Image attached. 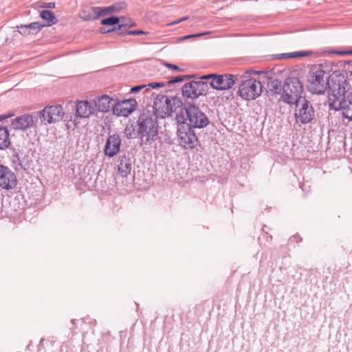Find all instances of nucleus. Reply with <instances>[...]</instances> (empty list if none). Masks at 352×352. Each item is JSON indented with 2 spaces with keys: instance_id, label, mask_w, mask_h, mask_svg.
Here are the masks:
<instances>
[{
  "instance_id": "nucleus-1",
  "label": "nucleus",
  "mask_w": 352,
  "mask_h": 352,
  "mask_svg": "<svg viewBox=\"0 0 352 352\" xmlns=\"http://www.w3.org/2000/svg\"><path fill=\"white\" fill-rule=\"evenodd\" d=\"M345 83L346 80L344 79L333 80L328 96V104L329 109L342 110V116L352 122V92L345 96Z\"/></svg>"
},
{
  "instance_id": "nucleus-2",
  "label": "nucleus",
  "mask_w": 352,
  "mask_h": 352,
  "mask_svg": "<svg viewBox=\"0 0 352 352\" xmlns=\"http://www.w3.org/2000/svg\"><path fill=\"white\" fill-rule=\"evenodd\" d=\"M187 107L180 98L158 95L154 101L153 108L157 118H164L175 113L177 122H184V113Z\"/></svg>"
},
{
  "instance_id": "nucleus-3",
  "label": "nucleus",
  "mask_w": 352,
  "mask_h": 352,
  "mask_svg": "<svg viewBox=\"0 0 352 352\" xmlns=\"http://www.w3.org/2000/svg\"><path fill=\"white\" fill-rule=\"evenodd\" d=\"M157 117L150 112L142 113L138 120L137 134L140 138V146L149 148L159 138V125Z\"/></svg>"
},
{
  "instance_id": "nucleus-4",
  "label": "nucleus",
  "mask_w": 352,
  "mask_h": 352,
  "mask_svg": "<svg viewBox=\"0 0 352 352\" xmlns=\"http://www.w3.org/2000/svg\"><path fill=\"white\" fill-rule=\"evenodd\" d=\"M330 76L327 74L320 67L314 66L308 76L307 89L312 94H324L329 88L328 94L330 92V87L333 80L341 79L340 77L333 78L329 81ZM343 79V78H342Z\"/></svg>"
},
{
  "instance_id": "nucleus-5",
  "label": "nucleus",
  "mask_w": 352,
  "mask_h": 352,
  "mask_svg": "<svg viewBox=\"0 0 352 352\" xmlns=\"http://www.w3.org/2000/svg\"><path fill=\"white\" fill-rule=\"evenodd\" d=\"M303 91V86L297 77H288L283 85L281 98L288 104H295L303 99L301 94Z\"/></svg>"
},
{
  "instance_id": "nucleus-6",
  "label": "nucleus",
  "mask_w": 352,
  "mask_h": 352,
  "mask_svg": "<svg viewBox=\"0 0 352 352\" xmlns=\"http://www.w3.org/2000/svg\"><path fill=\"white\" fill-rule=\"evenodd\" d=\"M185 122L189 121V126L192 128L202 129L207 126L209 123L208 116L200 109V108L188 102L184 113Z\"/></svg>"
},
{
  "instance_id": "nucleus-7",
  "label": "nucleus",
  "mask_w": 352,
  "mask_h": 352,
  "mask_svg": "<svg viewBox=\"0 0 352 352\" xmlns=\"http://www.w3.org/2000/svg\"><path fill=\"white\" fill-rule=\"evenodd\" d=\"M295 120L297 124H307L315 120V110L312 104L306 98H303L295 104Z\"/></svg>"
},
{
  "instance_id": "nucleus-8",
  "label": "nucleus",
  "mask_w": 352,
  "mask_h": 352,
  "mask_svg": "<svg viewBox=\"0 0 352 352\" xmlns=\"http://www.w3.org/2000/svg\"><path fill=\"white\" fill-rule=\"evenodd\" d=\"M177 137L179 144L185 149L195 148L199 142L192 127L186 122H178Z\"/></svg>"
},
{
  "instance_id": "nucleus-9",
  "label": "nucleus",
  "mask_w": 352,
  "mask_h": 352,
  "mask_svg": "<svg viewBox=\"0 0 352 352\" xmlns=\"http://www.w3.org/2000/svg\"><path fill=\"white\" fill-rule=\"evenodd\" d=\"M263 86L259 80L250 78L243 80L238 89L239 96L246 100H254L262 92Z\"/></svg>"
},
{
  "instance_id": "nucleus-10",
  "label": "nucleus",
  "mask_w": 352,
  "mask_h": 352,
  "mask_svg": "<svg viewBox=\"0 0 352 352\" xmlns=\"http://www.w3.org/2000/svg\"><path fill=\"white\" fill-rule=\"evenodd\" d=\"M201 79H211L210 85L212 88L217 90H226L230 89L234 85L236 77L230 74H210L203 76Z\"/></svg>"
},
{
  "instance_id": "nucleus-11",
  "label": "nucleus",
  "mask_w": 352,
  "mask_h": 352,
  "mask_svg": "<svg viewBox=\"0 0 352 352\" xmlns=\"http://www.w3.org/2000/svg\"><path fill=\"white\" fill-rule=\"evenodd\" d=\"M208 91V86L203 81H190L185 83L182 92L184 98L187 99H197L200 96H206Z\"/></svg>"
},
{
  "instance_id": "nucleus-12",
  "label": "nucleus",
  "mask_w": 352,
  "mask_h": 352,
  "mask_svg": "<svg viewBox=\"0 0 352 352\" xmlns=\"http://www.w3.org/2000/svg\"><path fill=\"white\" fill-rule=\"evenodd\" d=\"M64 114L61 105H53L45 107L40 112V118L45 124H51L62 120Z\"/></svg>"
},
{
  "instance_id": "nucleus-13",
  "label": "nucleus",
  "mask_w": 352,
  "mask_h": 352,
  "mask_svg": "<svg viewBox=\"0 0 352 352\" xmlns=\"http://www.w3.org/2000/svg\"><path fill=\"white\" fill-rule=\"evenodd\" d=\"M17 177L15 173L8 166L0 164V188L10 190L16 188Z\"/></svg>"
},
{
  "instance_id": "nucleus-14",
  "label": "nucleus",
  "mask_w": 352,
  "mask_h": 352,
  "mask_svg": "<svg viewBox=\"0 0 352 352\" xmlns=\"http://www.w3.org/2000/svg\"><path fill=\"white\" fill-rule=\"evenodd\" d=\"M137 104V101L133 98L121 101L116 100L113 104V114L118 116H128L135 109Z\"/></svg>"
},
{
  "instance_id": "nucleus-15",
  "label": "nucleus",
  "mask_w": 352,
  "mask_h": 352,
  "mask_svg": "<svg viewBox=\"0 0 352 352\" xmlns=\"http://www.w3.org/2000/svg\"><path fill=\"white\" fill-rule=\"evenodd\" d=\"M35 125L33 116L24 114L16 117L11 122L10 128L16 131H25Z\"/></svg>"
},
{
  "instance_id": "nucleus-16",
  "label": "nucleus",
  "mask_w": 352,
  "mask_h": 352,
  "mask_svg": "<svg viewBox=\"0 0 352 352\" xmlns=\"http://www.w3.org/2000/svg\"><path fill=\"white\" fill-rule=\"evenodd\" d=\"M121 146V138L117 133L109 135L104 148L105 155L112 157L119 151Z\"/></svg>"
},
{
  "instance_id": "nucleus-17",
  "label": "nucleus",
  "mask_w": 352,
  "mask_h": 352,
  "mask_svg": "<svg viewBox=\"0 0 352 352\" xmlns=\"http://www.w3.org/2000/svg\"><path fill=\"white\" fill-rule=\"evenodd\" d=\"M115 100H113L107 95H103L97 98V99L95 100L94 103L96 107L99 111L107 112L111 109H113V104H114Z\"/></svg>"
},
{
  "instance_id": "nucleus-18",
  "label": "nucleus",
  "mask_w": 352,
  "mask_h": 352,
  "mask_svg": "<svg viewBox=\"0 0 352 352\" xmlns=\"http://www.w3.org/2000/svg\"><path fill=\"white\" fill-rule=\"evenodd\" d=\"M118 172L122 177H127L131 172L133 162L129 156L120 155L118 159Z\"/></svg>"
},
{
  "instance_id": "nucleus-19",
  "label": "nucleus",
  "mask_w": 352,
  "mask_h": 352,
  "mask_svg": "<svg viewBox=\"0 0 352 352\" xmlns=\"http://www.w3.org/2000/svg\"><path fill=\"white\" fill-rule=\"evenodd\" d=\"M80 17L85 21H94L101 16L100 7H89L81 10Z\"/></svg>"
},
{
  "instance_id": "nucleus-20",
  "label": "nucleus",
  "mask_w": 352,
  "mask_h": 352,
  "mask_svg": "<svg viewBox=\"0 0 352 352\" xmlns=\"http://www.w3.org/2000/svg\"><path fill=\"white\" fill-rule=\"evenodd\" d=\"M93 111L91 104L87 101H80L76 105V115L80 118L89 117Z\"/></svg>"
},
{
  "instance_id": "nucleus-21",
  "label": "nucleus",
  "mask_w": 352,
  "mask_h": 352,
  "mask_svg": "<svg viewBox=\"0 0 352 352\" xmlns=\"http://www.w3.org/2000/svg\"><path fill=\"white\" fill-rule=\"evenodd\" d=\"M268 93L270 96H276L283 91L281 81L278 79H269L267 82Z\"/></svg>"
},
{
  "instance_id": "nucleus-22",
  "label": "nucleus",
  "mask_w": 352,
  "mask_h": 352,
  "mask_svg": "<svg viewBox=\"0 0 352 352\" xmlns=\"http://www.w3.org/2000/svg\"><path fill=\"white\" fill-rule=\"evenodd\" d=\"M9 131L7 127H0V149L8 148L10 145Z\"/></svg>"
},
{
  "instance_id": "nucleus-23",
  "label": "nucleus",
  "mask_w": 352,
  "mask_h": 352,
  "mask_svg": "<svg viewBox=\"0 0 352 352\" xmlns=\"http://www.w3.org/2000/svg\"><path fill=\"white\" fill-rule=\"evenodd\" d=\"M124 6V3H116L107 7H100L101 16H106L113 12H118Z\"/></svg>"
},
{
  "instance_id": "nucleus-24",
  "label": "nucleus",
  "mask_w": 352,
  "mask_h": 352,
  "mask_svg": "<svg viewBox=\"0 0 352 352\" xmlns=\"http://www.w3.org/2000/svg\"><path fill=\"white\" fill-rule=\"evenodd\" d=\"M40 16L43 20L47 21V26L56 24L58 22V19L55 16L54 13L50 10H42L40 13Z\"/></svg>"
},
{
  "instance_id": "nucleus-25",
  "label": "nucleus",
  "mask_w": 352,
  "mask_h": 352,
  "mask_svg": "<svg viewBox=\"0 0 352 352\" xmlns=\"http://www.w3.org/2000/svg\"><path fill=\"white\" fill-rule=\"evenodd\" d=\"M312 54L311 51H300L292 53H285L280 54V58H296L308 56Z\"/></svg>"
},
{
  "instance_id": "nucleus-26",
  "label": "nucleus",
  "mask_w": 352,
  "mask_h": 352,
  "mask_svg": "<svg viewBox=\"0 0 352 352\" xmlns=\"http://www.w3.org/2000/svg\"><path fill=\"white\" fill-rule=\"evenodd\" d=\"M120 23L118 24L116 30H122L123 28H129L135 26L136 23L130 19L120 18Z\"/></svg>"
},
{
  "instance_id": "nucleus-27",
  "label": "nucleus",
  "mask_w": 352,
  "mask_h": 352,
  "mask_svg": "<svg viewBox=\"0 0 352 352\" xmlns=\"http://www.w3.org/2000/svg\"><path fill=\"white\" fill-rule=\"evenodd\" d=\"M120 22V18L118 16H110L106 19H104L101 21V24L104 25H114L119 24Z\"/></svg>"
},
{
  "instance_id": "nucleus-28",
  "label": "nucleus",
  "mask_w": 352,
  "mask_h": 352,
  "mask_svg": "<svg viewBox=\"0 0 352 352\" xmlns=\"http://www.w3.org/2000/svg\"><path fill=\"white\" fill-rule=\"evenodd\" d=\"M45 24H41L39 22H33L28 25V27L31 30L34 31L35 32H31V34H35L39 32L43 27H45Z\"/></svg>"
},
{
  "instance_id": "nucleus-29",
  "label": "nucleus",
  "mask_w": 352,
  "mask_h": 352,
  "mask_svg": "<svg viewBox=\"0 0 352 352\" xmlns=\"http://www.w3.org/2000/svg\"><path fill=\"white\" fill-rule=\"evenodd\" d=\"M190 78V76L183 75V76H173L169 78L167 83L168 84H174L177 82H182L186 79H189Z\"/></svg>"
},
{
  "instance_id": "nucleus-30",
  "label": "nucleus",
  "mask_w": 352,
  "mask_h": 352,
  "mask_svg": "<svg viewBox=\"0 0 352 352\" xmlns=\"http://www.w3.org/2000/svg\"><path fill=\"white\" fill-rule=\"evenodd\" d=\"M18 32L23 36H28L31 34L28 25H21L20 26H17Z\"/></svg>"
},
{
  "instance_id": "nucleus-31",
  "label": "nucleus",
  "mask_w": 352,
  "mask_h": 352,
  "mask_svg": "<svg viewBox=\"0 0 352 352\" xmlns=\"http://www.w3.org/2000/svg\"><path fill=\"white\" fill-rule=\"evenodd\" d=\"M148 32L139 30H129L126 32H122L120 33V35L124 36V35H140V34H147Z\"/></svg>"
},
{
  "instance_id": "nucleus-32",
  "label": "nucleus",
  "mask_w": 352,
  "mask_h": 352,
  "mask_svg": "<svg viewBox=\"0 0 352 352\" xmlns=\"http://www.w3.org/2000/svg\"><path fill=\"white\" fill-rule=\"evenodd\" d=\"M124 133L128 138H131L135 134V129L133 128V125L127 126L125 128Z\"/></svg>"
},
{
  "instance_id": "nucleus-33",
  "label": "nucleus",
  "mask_w": 352,
  "mask_h": 352,
  "mask_svg": "<svg viewBox=\"0 0 352 352\" xmlns=\"http://www.w3.org/2000/svg\"><path fill=\"white\" fill-rule=\"evenodd\" d=\"M209 34V32H203V33H199V34H195L186 35V36H184L179 37V41H183L187 40V39L190 38L201 36H204V35H206V34Z\"/></svg>"
},
{
  "instance_id": "nucleus-34",
  "label": "nucleus",
  "mask_w": 352,
  "mask_h": 352,
  "mask_svg": "<svg viewBox=\"0 0 352 352\" xmlns=\"http://www.w3.org/2000/svg\"><path fill=\"white\" fill-rule=\"evenodd\" d=\"M146 85H137V86H134L132 88H131V93H137L138 91H140V90L144 89L146 87Z\"/></svg>"
},
{
  "instance_id": "nucleus-35",
  "label": "nucleus",
  "mask_w": 352,
  "mask_h": 352,
  "mask_svg": "<svg viewBox=\"0 0 352 352\" xmlns=\"http://www.w3.org/2000/svg\"><path fill=\"white\" fill-rule=\"evenodd\" d=\"M149 87L151 88H157V87H162L164 86V82H150L147 85Z\"/></svg>"
},
{
  "instance_id": "nucleus-36",
  "label": "nucleus",
  "mask_w": 352,
  "mask_h": 352,
  "mask_svg": "<svg viewBox=\"0 0 352 352\" xmlns=\"http://www.w3.org/2000/svg\"><path fill=\"white\" fill-rule=\"evenodd\" d=\"M188 18H189L188 16H184V17H182V18H181V19H178L177 21H174L168 23V25H177V24L179 23L180 22L185 21L188 20Z\"/></svg>"
},
{
  "instance_id": "nucleus-37",
  "label": "nucleus",
  "mask_w": 352,
  "mask_h": 352,
  "mask_svg": "<svg viewBox=\"0 0 352 352\" xmlns=\"http://www.w3.org/2000/svg\"><path fill=\"white\" fill-rule=\"evenodd\" d=\"M164 65L168 68H170V69H174V70H178V71L181 70V69L177 65H173V64H171V63H165Z\"/></svg>"
},
{
  "instance_id": "nucleus-38",
  "label": "nucleus",
  "mask_w": 352,
  "mask_h": 352,
  "mask_svg": "<svg viewBox=\"0 0 352 352\" xmlns=\"http://www.w3.org/2000/svg\"><path fill=\"white\" fill-rule=\"evenodd\" d=\"M55 3L54 2H50V3H43L41 6L42 8H55Z\"/></svg>"
},
{
  "instance_id": "nucleus-39",
  "label": "nucleus",
  "mask_w": 352,
  "mask_h": 352,
  "mask_svg": "<svg viewBox=\"0 0 352 352\" xmlns=\"http://www.w3.org/2000/svg\"><path fill=\"white\" fill-rule=\"evenodd\" d=\"M116 30V27H114V28L109 29V30H106L105 28H101L100 29V32L102 33V34H104V33L113 32V31H114Z\"/></svg>"
},
{
  "instance_id": "nucleus-40",
  "label": "nucleus",
  "mask_w": 352,
  "mask_h": 352,
  "mask_svg": "<svg viewBox=\"0 0 352 352\" xmlns=\"http://www.w3.org/2000/svg\"><path fill=\"white\" fill-rule=\"evenodd\" d=\"M14 116L13 113H9L7 114H3L0 116V121H2L3 120L7 119L8 118H11Z\"/></svg>"
},
{
  "instance_id": "nucleus-41",
  "label": "nucleus",
  "mask_w": 352,
  "mask_h": 352,
  "mask_svg": "<svg viewBox=\"0 0 352 352\" xmlns=\"http://www.w3.org/2000/svg\"><path fill=\"white\" fill-rule=\"evenodd\" d=\"M120 32L119 33V34L120 35V33H122V32H127L128 30H126V28H123L122 30H120Z\"/></svg>"
},
{
  "instance_id": "nucleus-42",
  "label": "nucleus",
  "mask_w": 352,
  "mask_h": 352,
  "mask_svg": "<svg viewBox=\"0 0 352 352\" xmlns=\"http://www.w3.org/2000/svg\"><path fill=\"white\" fill-rule=\"evenodd\" d=\"M19 165L21 166V168H23L24 170H25V168L23 166L21 161H19Z\"/></svg>"
},
{
  "instance_id": "nucleus-43",
  "label": "nucleus",
  "mask_w": 352,
  "mask_h": 352,
  "mask_svg": "<svg viewBox=\"0 0 352 352\" xmlns=\"http://www.w3.org/2000/svg\"><path fill=\"white\" fill-rule=\"evenodd\" d=\"M72 322L73 324H74V319H73V320H72Z\"/></svg>"
},
{
  "instance_id": "nucleus-44",
  "label": "nucleus",
  "mask_w": 352,
  "mask_h": 352,
  "mask_svg": "<svg viewBox=\"0 0 352 352\" xmlns=\"http://www.w3.org/2000/svg\"><path fill=\"white\" fill-rule=\"evenodd\" d=\"M43 340H44V338H42V339L41 340V342H43Z\"/></svg>"
},
{
  "instance_id": "nucleus-45",
  "label": "nucleus",
  "mask_w": 352,
  "mask_h": 352,
  "mask_svg": "<svg viewBox=\"0 0 352 352\" xmlns=\"http://www.w3.org/2000/svg\"><path fill=\"white\" fill-rule=\"evenodd\" d=\"M351 54H352V52H351Z\"/></svg>"
}]
</instances>
